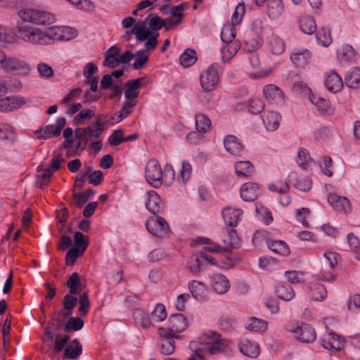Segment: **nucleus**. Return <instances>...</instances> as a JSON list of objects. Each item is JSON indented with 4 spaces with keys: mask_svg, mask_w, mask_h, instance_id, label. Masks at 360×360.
<instances>
[{
    "mask_svg": "<svg viewBox=\"0 0 360 360\" xmlns=\"http://www.w3.org/2000/svg\"><path fill=\"white\" fill-rule=\"evenodd\" d=\"M18 15L23 21L36 25H49L56 20L53 14L32 8L20 10Z\"/></svg>",
    "mask_w": 360,
    "mask_h": 360,
    "instance_id": "1",
    "label": "nucleus"
},
{
    "mask_svg": "<svg viewBox=\"0 0 360 360\" xmlns=\"http://www.w3.org/2000/svg\"><path fill=\"white\" fill-rule=\"evenodd\" d=\"M325 262L322 263V267L320 273L316 276L318 279L326 281H334L335 276L333 269L337 266L339 255L334 252H326L323 255Z\"/></svg>",
    "mask_w": 360,
    "mask_h": 360,
    "instance_id": "2",
    "label": "nucleus"
},
{
    "mask_svg": "<svg viewBox=\"0 0 360 360\" xmlns=\"http://www.w3.org/2000/svg\"><path fill=\"white\" fill-rule=\"evenodd\" d=\"M145 176L146 181L152 186L159 188L162 185L163 172L158 160L153 159L148 162L146 167Z\"/></svg>",
    "mask_w": 360,
    "mask_h": 360,
    "instance_id": "3",
    "label": "nucleus"
},
{
    "mask_svg": "<svg viewBox=\"0 0 360 360\" xmlns=\"http://www.w3.org/2000/svg\"><path fill=\"white\" fill-rule=\"evenodd\" d=\"M65 160L61 155L54 154L51 158L49 166L43 170L41 174L37 176L36 185L37 187L42 188L43 186L50 181L53 174L60 168V164Z\"/></svg>",
    "mask_w": 360,
    "mask_h": 360,
    "instance_id": "4",
    "label": "nucleus"
},
{
    "mask_svg": "<svg viewBox=\"0 0 360 360\" xmlns=\"http://www.w3.org/2000/svg\"><path fill=\"white\" fill-rule=\"evenodd\" d=\"M147 230L153 236L163 237L169 232L166 220L156 214L151 216L146 222Z\"/></svg>",
    "mask_w": 360,
    "mask_h": 360,
    "instance_id": "5",
    "label": "nucleus"
},
{
    "mask_svg": "<svg viewBox=\"0 0 360 360\" xmlns=\"http://www.w3.org/2000/svg\"><path fill=\"white\" fill-rule=\"evenodd\" d=\"M218 68L219 65L214 63L201 73L200 81L201 86L205 91H212L217 85L219 79Z\"/></svg>",
    "mask_w": 360,
    "mask_h": 360,
    "instance_id": "6",
    "label": "nucleus"
},
{
    "mask_svg": "<svg viewBox=\"0 0 360 360\" xmlns=\"http://www.w3.org/2000/svg\"><path fill=\"white\" fill-rule=\"evenodd\" d=\"M158 333L161 340L159 343L160 352L162 355H170L174 353L175 349V342L174 338H179V335H174L168 332L165 328L160 327L158 329Z\"/></svg>",
    "mask_w": 360,
    "mask_h": 360,
    "instance_id": "7",
    "label": "nucleus"
},
{
    "mask_svg": "<svg viewBox=\"0 0 360 360\" xmlns=\"http://www.w3.org/2000/svg\"><path fill=\"white\" fill-rule=\"evenodd\" d=\"M289 326H287L285 330L293 333L295 339L300 342L311 343L316 338V330L309 324H302L300 326H297L295 329L290 328Z\"/></svg>",
    "mask_w": 360,
    "mask_h": 360,
    "instance_id": "8",
    "label": "nucleus"
},
{
    "mask_svg": "<svg viewBox=\"0 0 360 360\" xmlns=\"http://www.w3.org/2000/svg\"><path fill=\"white\" fill-rule=\"evenodd\" d=\"M1 68L6 72L16 70L18 71V75L24 76L29 75L32 70L28 63L15 57L7 58L6 56V59L2 63Z\"/></svg>",
    "mask_w": 360,
    "mask_h": 360,
    "instance_id": "9",
    "label": "nucleus"
},
{
    "mask_svg": "<svg viewBox=\"0 0 360 360\" xmlns=\"http://www.w3.org/2000/svg\"><path fill=\"white\" fill-rule=\"evenodd\" d=\"M187 327V319L181 314H172L167 321L166 330L174 335L183 332Z\"/></svg>",
    "mask_w": 360,
    "mask_h": 360,
    "instance_id": "10",
    "label": "nucleus"
},
{
    "mask_svg": "<svg viewBox=\"0 0 360 360\" xmlns=\"http://www.w3.org/2000/svg\"><path fill=\"white\" fill-rule=\"evenodd\" d=\"M40 30L32 28L27 25H18L15 28V35L25 41L39 44Z\"/></svg>",
    "mask_w": 360,
    "mask_h": 360,
    "instance_id": "11",
    "label": "nucleus"
},
{
    "mask_svg": "<svg viewBox=\"0 0 360 360\" xmlns=\"http://www.w3.org/2000/svg\"><path fill=\"white\" fill-rule=\"evenodd\" d=\"M25 103L21 96H7L0 99V112H7L20 108Z\"/></svg>",
    "mask_w": 360,
    "mask_h": 360,
    "instance_id": "12",
    "label": "nucleus"
},
{
    "mask_svg": "<svg viewBox=\"0 0 360 360\" xmlns=\"http://www.w3.org/2000/svg\"><path fill=\"white\" fill-rule=\"evenodd\" d=\"M263 94L266 99L274 104L281 105L284 103V95L279 87L274 84H267L263 89Z\"/></svg>",
    "mask_w": 360,
    "mask_h": 360,
    "instance_id": "13",
    "label": "nucleus"
},
{
    "mask_svg": "<svg viewBox=\"0 0 360 360\" xmlns=\"http://www.w3.org/2000/svg\"><path fill=\"white\" fill-rule=\"evenodd\" d=\"M146 77L130 79L125 83L124 97L127 100H134L139 96V89L144 86Z\"/></svg>",
    "mask_w": 360,
    "mask_h": 360,
    "instance_id": "14",
    "label": "nucleus"
},
{
    "mask_svg": "<svg viewBox=\"0 0 360 360\" xmlns=\"http://www.w3.org/2000/svg\"><path fill=\"white\" fill-rule=\"evenodd\" d=\"M290 58L295 65L304 68L309 63L311 55L308 49L295 48L292 51Z\"/></svg>",
    "mask_w": 360,
    "mask_h": 360,
    "instance_id": "15",
    "label": "nucleus"
},
{
    "mask_svg": "<svg viewBox=\"0 0 360 360\" xmlns=\"http://www.w3.org/2000/svg\"><path fill=\"white\" fill-rule=\"evenodd\" d=\"M328 202L338 212H347L350 210V202L346 197L330 193L328 196Z\"/></svg>",
    "mask_w": 360,
    "mask_h": 360,
    "instance_id": "16",
    "label": "nucleus"
},
{
    "mask_svg": "<svg viewBox=\"0 0 360 360\" xmlns=\"http://www.w3.org/2000/svg\"><path fill=\"white\" fill-rule=\"evenodd\" d=\"M224 145L226 151L233 155H241L243 151V146L238 139L233 135L226 136L224 139Z\"/></svg>",
    "mask_w": 360,
    "mask_h": 360,
    "instance_id": "17",
    "label": "nucleus"
},
{
    "mask_svg": "<svg viewBox=\"0 0 360 360\" xmlns=\"http://www.w3.org/2000/svg\"><path fill=\"white\" fill-rule=\"evenodd\" d=\"M148 200L146 203V208L153 215L160 213L163 210V203L160 195L154 191L147 192Z\"/></svg>",
    "mask_w": 360,
    "mask_h": 360,
    "instance_id": "18",
    "label": "nucleus"
},
{
    "mask_svg": "<svg viewBox=\"0 0 360 360\" xmlns=\"http://www.w3.org/2000/svg\"><path fill=\"white\" fill-rule=\"evenodd\" d=\"M240 192L241 198L246 202L254 201L260 193L258 185L251 182L244 184Z\"/></svg>",
    "mask_w": 360,
    "mask_h": 360,
    "instance_id": "19",
    "label": "nucleus"
},
{
    "mask_svg": "<svg viewBox=\"0 0 360 360\" xmlns=\"http://www.w3.org/2000/svg\"><path fill=\"white\" fill-rule=\"evenodd\" d=\"M325 86L331 92L336 93L343 86L342 78L335 71L326 74Z\"/></svg>",
    "mask_w": 360,
    "mask_h": 360,
    "instance_id": "20",
    "label": "nucleus"
},
{
    "mask_svg": "<svg viewBox=\"0 0 360 360\" xmlns=\"http://www.w3.org/2000/svg\"><path fill=\"white\" fill-rule=\"evenodd\" d=\"M239 349L243 354L251 358H256L259 354V345L248 339L242 340L240 342Z\"/></svg>",
    "mask_w": 360,
    "mask_h": 360,
    "instance_id": "21",
    "label": "nucleus"
},
{
    "mask_svg": "<svg viewBox=\"0 0 360 360\" xmlns=\"http://www.w3.org/2000/svg\"><path fill=\"white\" fill-rule=\"evenodd\" d=\"M243 211L240 209L227 207L222 211V215L226 224L229 226H236L241 219Z\"/></svg>",
    "mask_w": 360,
    "mask_h": 360,
    "instance_id": "22",
    "label": "nucleus"
},
{
    "mask_svg": "<svg viewBox=\"0 0 360 360\" xmlns=\"http://www.w3.org/2000/svg\"><path fill=\"white\" fill-rule=\"evenodd\" d=\"M321 345L327 349L340 350L343 347L344 338L335 333H329L327 338L320 340Z\"/></svg>",
    "mask_w": 360,
    "mask_h": 360,
    "instance_id": "23",
    "label": "nucleus"
},
{
    "mask_svg": "<svg viewBox=\"0 0 360 360\" xmlns=\"http://www.w3.org/2000/svg\"><path fill=\"white\" fill-rule=\"evenodd\" d=\"M211 285L213 290L218 294H224L230 288L228 278L222 274H215L212 278Z\"/></svg>",
    "mask_w": 360,
    "mask_h": 360,
    "instance_id": "24",
    "label": "nucleus"
},
{
    "mask_svg": "<svg viewBox=\"0 0 360 360\" xmlns=\"http://www.w3.org/2000/svg\"><path fill=\"white\" fill-rule=\"evenodd\" d=\"M281 119V115L274 111L265 112L262 117V121L266 130L271 131H274L278 128Z\"/></svg>",
    "mask_w": 360,
    "mask_h": 360,
    "instance_id": "25",
    "label": "nucleus"
},
{
    "mask_svg": "<svg viewBox=\"0 0 360 360\" xmlns=\"http://www.w3.org/2000/svg\"><path fill=\"white\" fill-rule=\"evenodd\" d=\"M82 353V345L77 338L71 342V345H67L64 349V358L68 359H77Z\"/></svg>",
    "mask_w": 360,
    "mask_h": 360,
    "instance_id": "26",
    "label": "nucleus"
},
{
    "mask_svg": "<svg viewBox=\"0 0 360 360\" xmlns=\"http://www.w3.org/2000/svg\"><path fill=\"white\" fill-rule=\"evenodd\" d=\"M225 246L223 247L224 252H231L232 249H237L240 245V238L235 229L228 231L226 236L223 239Z\"/></svg>",
    "mask_w": 360,
    "mask_h": 360,
    "instance_id": "27",
    "label": "nucleus"
},
{
    "mask_svg": "<svg viewBox=\"0 0 360 360\" xmlns=\"http://www.w3.org/2000/svg\"><path fill=\"white\" fill-rule=\"evenodd\" d=\"M188 288L195 300L202 301L207 298V290L202 282L193 280L189 282Z\"/></svg>",
    "mask_w": 360,
    "mask_h": 360,
    "instance_id": "28",
    "label": "nucleus"
},
{
    "mask_svg": "<svg viewBox=\"0 0 360 360\" xmlns=\"http://www.w3.org/2000/svg\"><path fill=\"white\" fill-rule=\"evenodd\" d=\"M59 30L60 28L57 27H49L45 32L40 30L39 44L44 45L51 44L53 39L60 40L61 35L58 34Z\"/></svg>",
    "mask_w": 360,
    "mask_h": 360,
    "instance_id": "29",
    "label": "nucleus"
},
{
    "mask_svg": "<svg viewBox=\"0 0 360 360\" xmlns=\"http://www.w3.org/2000/svg\"><path fill=\"white\" fill-rule=\"evenodd\" d=\"M284 10L282 0H269L267 2V15L271 20L278 18Z\"/></svg>",
    "mask_w": 360,
    "mask_h": 360,
    "instance_id": "30",
    "label": "nucleus"
},
{
    "mask_svg": "<svg viewBox=\"0 0 360 360\" xmlns=\"http://www.w3.org/2000/svg\"><path fill=\"white\" fill-rule=\"evenodd\" d=\"M66 286L69 288L71 295H78L82 290L80 276L78 273H72L66 282Z\"/></svg>",
    "mask_w": 360,
    "mask_h": 360,
    "instance_id": "31",
    "label": "nucleus"
},
{
    "mask_svg": "<svg viewBox=\"0 0 360 360\" xmlns=\"http://www.w3.org/2000/svg\"><path fill=\"white\" fill-rule=\"evenodd\" d=\"M131 32H134L136 39L139 41H143L153 36L152 30L144 25L143 22H139L131 29Z\"/></svg>",
    "mask_w": 360,
    "mask_h": 360,
    "instance_id": "32",
    "label": "nucleus"
},
{
    "mask_svg": "<svg viewBox=\"0 0 360 360\" xmlns=\"http://www.w3.org/2000/svg\"><path fill=\"white\" fill-rule=\"evenodd\" d=\"M204 264L200 252L199 255L195 254L190 257L187 263V268L193 274H199Z\"/></svg>",
    "mask_w": 360,
    "mask_h": 360,
    "instance_id": "33",
    "label": "nucleus"
},
{
    "mask_svg": "<svg viewBox=\"0 0 360 360\" xmlns=\"http://www.w3.org/2000/svg\"><path fill=\"white\" fill-rule=\"evenodd\" d=\"M266 243L269 248L272 252L282 255H288L290 254V249L288 245L283 240H267Z\"/></svg>",
    "mask_w": 360,
    "mask_h": 360,
    "instance_id": "34",
    "label": "nucleus"
},
{
    "mask_svg": "<svg viewBox=\"0 0 360 360\" xmlns=\"http://www.w3.org/2000/svg\"><path fill=\"white\" fill-rule=\"evenodd\" d=\"M347 86L351 89H356L360 84V69L354 68L349 71L345 77Z\"/></svg>",
    "mask_w": 360,
    "mask_h": 360,
    "instance_id": "35",
    "label": "nucleus"
},
{
    "mask_svg": "<svg viewBox=\"0 0 360 360\" xmlns=\"http://www.w3.org/2000/svg\"><path fill=\"white\" fill-rule=\"evenodd\" d=\"M236 173L238 176H250L254 173L253 165L250 161H239L235 164Z\"/></svg>",
    "mask_w": 360,
    "mask_h": 360,
    "instance_id": "36",
    "label": "nucleus"
},
{
    "mask_svg": "<svg viewBox=\"0 0 360 360\" xmlns=\"http://www.w3.org/2000/svg\"><path fill=\"white\" fill-rule=\"evenodd\" d=\"M300 29L307 34H312L316 30V25L314 18L307 15L300 20Z\"/></svg>",
    "mask_w": 360,
    "mask_h": 360,
    "instance_id": "37",
    "label": "nucleus"
},
{
    "mask_svg": "<svg viewBox=\"0 0 360 360\" xmlns=\"http://www.w3.org/2000/svg\"><path fill=\"white\" fill-rule=\"evenodd\" d=\"M197 60V54L194 49H187L180 56V64L184 68H188L193 65Z\"/></svg>",
    "mask_w": 360,
    "mask_h": 360,
    "instance_id": "38",
    "label": "nucleus"
},
{
    "mask_svg": "<svg viewBox=\"0 0 360 360\" xmlns=\"http://www.w3.org/2000/svg\"><path fill=\"white\" fill-rule=\"evenodd\" d=\"M312 103L317 106L318 110L322 115H328L331 113L330 102L321 97L313 96L309 97Z\"/></svg>",
    "mask_w": 360,
    "mask_h": 360,
    "instance_id": "39",
    "label": "nucleus"
},
{
    "mask_svg": "<svg viewBox=\"0 0 360 360\" xmlns=\"http://www.w3.org/2000/svg\"><path fill=\"white\" fill-rule=\"evenodd\" d=\"M275 292L279 299L287 302L290 301L295 297V292L290 285H278L276 288Z\"/></svg>",
    "mask_w": 360,
    "mask_h": 360,
    "instance_id": "40",
    "label": "nucleus"
},
{
    "mask_svg": "<svg viewBox=\"0 0 360 360\" xmlns=\"http://www.w3.org/2000/svg\"><path fill=\"white\" fill-rule=\"evenodd\" d=\"M339 60L345 62H353L355 60L354 50L349 45H345L338 51Z\"/></svg>",
    "mask_w": 360,
    "mask_h": 360,
    "instance_id": "41",
    "label": "nucleus"
},
{
    "mask_svg": "<svg viewBox=\"0 0 360 360\" xmlns=\"http://www.w3.org/2000/svg\"><path fill=\"white\" fill-rule=\"evenodd\" d=\"M36 138L38 139H49L52 136H58V134H55L54 125L49 124L45 127H41L34 131Z\"/></svg>",
    "mask_w": 360,
    "mask_h": 360,
    "instance_id": "42",
    "label": "nucleus"
},
{
    "mask_svg": "<svg viewBox=\"0 0 360 360\" xmlns=\"http://www.w3.org/2000/svg\"><path fill=\"white\" fill-rule=\"evenodd\" d=\"M134 319L136 325H140L144 328H148L150 326L151 321L148 314L141 309L134 311Z\"/></svg>",
    "mask_w": 360,
    "mask_h": 360,
    "instance_id": "43",
    "label": "nucleus"
},
{
    "mask_svg": "<svg viewBox=\"0 0 360 360\" xmlns=\"http://www.w3.org/2000/svg\"><path fill=\"white\" fill-rule=\"evenodd\" d=\"M210 126L211 121L205 115L199 113L195 115V127L199 132H206Z\"/></svg>",
    "mask_w": 360,
    "mask_h": 360,
    "instance_id": "44",
    "label": "nucleus"
},
{
    "mask_svg": "<svg viewBox=\"0 0 360 360\" xmlns=\"http://www.w3.org/2000/svg\"><path fill=\"white\" fill-rule=\"evenodd\" d=\"M236 30L234 25L231 24L223 26L221 32V41L226 44L230 43L235 38Z\"/></svg>",
    "mask_w": 360,
    "mask_h": 360,
    "instance_id": "45",
    "label": "nucleus"
},
{
    "mask_svg": "<svg viewBox=\"0 0 360 360\" xmlns=\"http://www.w3.org/2000/svg\"><path fill=\"white\" fill-rule=\"evenodd\" d=\"M229 341L220 338L216 343H214L207 348V351L212 354H216L221 352H225L229 349Z\"/></svg>",
    "mask_w": 360,
    "mask_h": 360,
    "instance_id": "46",
    "label": "nucleus"
},
{
    "mask_svg": "<svg viewBox=\"0 0 360 360\" xmlns=\"http://www.w3.org/2000/svg\"><path fill=\"white\" fill-rule=\"evenodd\" d=\"M145 22L148 24L151 30H160L165 25V21L154 13L149 14L145 19Z\"/></svg>",
    "mask_w": 360,
    "mask_h": 360,
    "instance_id": "47",
    "label": "nucleus"
},
{
    "mask_svg": "<svg viewBox=\"0 0 360 360\" xmlns=\"http://www.w3.org/2000/svg\"><path fill=\"white\" fill-rule=\"evenodd\" d=\"M327 291L326 287L321 283L315 284L311 288V298L315 301H322L326 297Z\"/></svg>",
    "mask_w": 360,
    "mask_h": 360,
    "instance_id": "48",
    "label": "nucleus"
},
{
    "mask_svg": "<svg viewBox=\"0 0 360 360\" xmlns=\"http://www.w3.org/2000/svg\"><path fill=\"white\" fill-rule=\"evenodd\" d=\"M84 321L79 317L70 316L66 323L63 330L66 333L70 331H78L84 326Z\"/></svg>",
    "mask_w": 360,
    "mask_h": 360,
    "instance_id": "49",
    "label": "nucleus"
},
{
    "mask_svg": "<svg viewBox=\"0 0 360 360\" xmlns=\"http://www.w3.org/2000/svg\"><path fill=\"white\" fill-rule=\"evenodd\" d=\"M74 242L75 246L76 248H78L82 254H84L85 250H86L89 245V238H85L84 235L79 232L77 231L74 235Z\"/></svg>",
    "mask_w": 360,
    "mask_h": 360,
    "instance_id": "50",
    "label": "nucleus"
},
{
    "mask_svg": "<svg viewBox=\"0 0 360 360\" xmlns=\"http://www.w3.org/2000/svg\"><path fill=\"white\" fill-rule=\"evenodd\" d=\"M316 39L319 44L323 46H328L332 42L330 31L328 28H322L316 33Z\"/></svg>",
    "mask_w": 360,
    "mask_h": 360,
    "instance_id": "51",
    "label": "nucleus"
},
{
    "mask_svg": "<svg viewBox=\"0 0 360 360\" xmlns=\"http://www.w3.org/2000/svg\"><path fill=\"white\" fill-rule=\"evenodd\" d=\"M16 134L12 127L8 125L0 124V139L13 142L16 139Z\"/></svg>",
    "mask_w": 360,
    "mask_h": 360,
    "instance_id": "52",
    "label": "nucleus"
},
{
    "mask_svg": "<svg viewBox=\"0 0 360 360\" xmlns=\"http://www.w3.org/2000/svg\"><path fill=\"white\" fill-rule=\"evenodd\" d=\"M297 75L294 72L289 73L287 77L288 81L292 83L293 91L297 94H301L308 90L307 85L302 81H297L295 79Z\"/></svg>",
    "mask_w": 360,
    "mask_h": 360,
    "instance_id": "53",
    "label": "nucleus"
},
{
    "mask_svg": "<svg viewBox=\"0 0 360 360\" xmlns=\"http://www.w3.org/2000/svg\"><path fill=\"white\" fill-rule=\"evenodd\" d=\"M269 47L272 53L281 55L285 51L284 41L278 37H273L269 41Z\"/></svg>",
    "mask_w": 360,
    "mask_h": 360,
    "instance_id": "54",
    "label": "nucleus"
},
{
    "mask_svg": "<svg viewBox=\"0 0 360 360\" xmlns=\"http://www.w3.org/2000/svg\"><path fill=\"white\" fill-rule=\"evenodd\" d=\"M152 320L155 322H161L167 318L165 307L162 304H157L155 309L151 312Z\"/></svg>",
    "mask_w": 360,
    "mask_h": 360,
    "instance_id": "55",
    "label": "nucleus"
},
{
    "mask_svg": "<svg viewBox=\"0 0 360 360\" xmlns=\"http://www.w3.org/2000/svg\"><path fill=\"white\" fill-rule=\"evenodd\" d=\"M79 312L81 316H86L89 313L90 302L89 300V294L87 292H84L79 295Z\"/></svg>",
    "mask_w": 360,
    "mask_h": 360,
    "instance_id": "56",
    "label": "nucleus"
},
{
    "mask_svg": "<svg viewBox=\"0 0 360 360\" xmlns=\"http://www.w3.org/2000/svg\"><path fill=\"white\" fill-rule=\"evenodd\" d=\"M136 58L135 61L133 63V68L135 70H141L143 68L144 64L148 60V54L146 53V50H140L134 55Z\"/></svg>",
    "mask_w": 360,
    "mask_h": 360,
    "instance_id": "57",
    "label": "nucleus"
},
{
    "mask_svg": "<svg viewBox=\"0 0 360 360\" xmlns=\"http://www.w3.org/2000/svg\"><path fill=\"white\" fill-rule=\"evenodd\" d=\"M295 187L303 192H308L311 190L312 181L309 177L297 178L294 184Z\"/></svg>",
    "mask_w": 360,
    "mask_h": 360,
    "instance_id": "58",
    "label": "nucleus"
},
{
    "mask_svg": "<svg viewBox=\"0 0 360 360\" xmlns=\"http://www.w3.org/2000/svg\"><path fill=\"white\" fill-rule=\"evenodd\" d=\"M83 130H84L83 128H77L75 130V138L79 140L78 143H77L76 147L77 149H79L80 150H84L86 148L87 143L89 140L87 135H86L84 137L79 136H83V134H84Z\"/></svg>",
    "mask_w": 360,
    "mask_h": 360,
    "instance_id": "59",
    "label": "nucleus"
},
{
    "mask_svg": "<svg viewBox=\"0 0 360 360\" xmlns=\"http://www.w3.org/2000/svg\"><path fill=\"white\" fill-rule=\"evenodd\" d=\"M264 103L262 99H252L250 100L248 110L251 113L257 115L264 110Z\"/></svg>",
    "mask_w": 360,
    "mask_h": 360,
    "instance_id": "60",
    "label": "nucleus"
},
{
    "mask_svg": "<svg viewBox=\"0 0 360 360\" xmlns=\"http://www.w3.org/2000/svg\"><path fill=\"white\" fill-rule=\"evenodd\" d=\"M266 328V322L255 317H251L246 328L252 331H258Z\"/></svg>",
    "mask_w": 360,
    "mask_h": 360,
    "instance_id": "61",
    "label": "nucleus"
},
{
    "mask_svg": "<svg viewBox=\"0 0 360 360\" xmlns=\"http://www.w3.org/2000/svg\"><path fill=\"white\" fill-rule=\"evenodd\" d=\"M78 248H76V247H72L70 248V250L67 252L66 256H65V263L68 266H72L75 264L77 259L80 256L82 255Z\"/></svg>",
    "mask_w": 360,
    "mask_h": 360,
    "instance_id": "62",
    "label": "nucleus"
},
{
    "mask_svg": "<svg viewBox=\"0 0 360 360\" xmlns=\"http://www.w3.org/2000/svg\"><path fill=\"white\" fill-rule=\"evenodd\" d=\"M94 115V111L92 110H84L80 111L74 118L75 125L82 124L85 123L86 119H89Z\"/></svg>",
    "mask_w": 360,
    "mask_h": 360,
    "instance_id": "63",
    "label": "nucleus"
},
{
    "mask_svg": "<svg viewBox=\"0 0 360 360\" xmlns=\"http://www.w3.org/2000/svg\"><path fill=\"white\" fill-rule=\"evenodd\" d=\"M245 8L243 4H239L231 16V25H236L240 23L242 17L245 13Z\"/></svg>",
    "mask_w": 360,
    "mask_h": 360,
    "instance_id": "64",
    "label": "nucleus"
}]
</instances>
